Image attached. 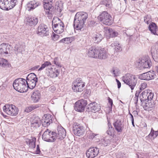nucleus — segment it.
I'll use <instances>...</instances> for the list:
<instances>
[{"label":"nucleus","instance_id":"obj_4","mask_svg":"<svg viewBox=\"0 0 158 158\" xmlns=\"http://www.w3.org/2000/svg\"><path fill=\"white\" fill-rule=\"evenodd\" d=\"M53 29L56 33L60 34L64 31V26L63 23L58 18H53L52 21Z\"/></svg>","mask_w":158,"mask_h":158},{"label":"nucleus","instance_id":"obj_64","mask_svg":"<svg viewBox=\"0 0 158 158\" xmlns=\"http://www.w3.org/2000/svg\"><path fill=\"white\" fill-rule=\"evenodd\" d=\"M156 71L158 73V66L156 67Z\"/></svg>","mask_w":158,"mask_h":158},{"label":"nucleus","instance_id":"obj_38","mask_svg":"<svg viewBox=\"0 0 158 158\" xmlns=\"http://www.w3.org/2000/svg\"><path fill=\"white\" fill-rule=\"evenodd\" d=\"M36 139L35 138L32 139H27L26 142L27 144H29L30 147L31 148H34L35 147V141Z\"/></svg>","mask_w":158,"mask_h":158},{"label":"nucleus","instance_id":"obj_53","mask_svg":"<svg viewBox=\"0 0 158 158\" xmlns=\"http://www.w3.org/2000/svg\"><path fill=\"white\" fill-rule=\"evenodd\" d=\"M100 136L99 134H96L93 140L96 142H97L100 141Z\"/></svg>","mask_w":158,"mask_h":158},{"label":"nucleus","instance_id":"obj_60","mask_svg":"<svg viewBox=\"0 0 158 158\" xmlns=\"http://www.w3.org/2000/svg\"><path fill=\"white\" fill-rule=\"evenodd\" d=\"M138 97H135L134 98V103L135 104H136L137 103V102L138 100Z\"/></svg>","mask_w":158,"mask_h":158},{"label":"nucleus","instance_id":"obj_18","mask_svg":"<svg viewBox=\"0 0 158 158\" xmlns=\"http://www.w3.org/2000/svg\"><path fill=\"white\" fill-rule=\"evenodd\" d=\"M42 125L44 127H48L52 123V120L50 114H44L41 120Z\"/></svg>","mask_w":158,"mask_h":158},{"label":"nucleus","instance_id":"obj_17","mask_svg":"<svg viewBox=\"0 0 158 158\" xmlns=\"http://www.w3.org/2000/svg\"><path fill=\"white\" fill-rule=\"evenodd\" d=\"M99 150L96 147L90 148L87 151L86 156L88 158H94L98 153Z\"/></svg>","mask_w":158,"mask_h":158},{"label":"nucleus","instance_id":"obj_56","mask_svg":"<svg viewBox=\"0 0 158 158\" xmlns=\"http://www.w3.org/2000/svg\"><path fill=\"white\" fill-rule=\"evenodd\" d=\"M96 134L94 133L90 132L89 134V137L90 138L93 139L95 136Z\"/></svg>","mask_w":158,"mask_h":158},{"label":"nucleus","instance_id":"obj_2","mask_svg":"<svg viewBox=\"0 0 158 158\" xmlns=\"http://www.w3.org/2000/svg\"><path fill=\"white\" fill-rule=\"evenodd\" d=\"M26 80L23 78H18L15 80L13 83V86L15 89L20 93L26 92L27 90L26 85Z\"/></svg>","mask_w":158,"mask_h":158},{"label":"nucleus","instance_id":"obj_45","mask_svg":"<svg viewBox=\"0 0 158 158\" xmlns=\"http://www.w3.org/2000/svg\"><path fill=\"white\" fill-rule=\"evenodd\" d=\"M56 8L57 9L58 11L61 12L63 8V5L61 3H56Z\"/></svg>","mask_w":158,"mask_h":158},{"label":"nucleus","instance_id":"obj_21","mask_svg":"<svg viewBox=\"0 0 158 158\" xmlns=\"http://www.w3.org/2000/svg\"><path fill=\"white\" fill-rule=\"evenodd\" d=\"M151 53L153 55V58L156 62H158V41L152 47Z\"/></svg>","mask_w":158,"mask_h":158},{"label":"nucleus","instance_id":"obj_11","mask_svg":"<svg viewBox=\"0 0 158 158\" xmlns=\"http://www.w3.org/2000/svg\"><path fill=\"white\" fill-rule=\"evenodd\" d=\"M36 33L41 37L47 36L49 35L48 28L44 24H41L37 28Z\"/></svg>","mask_w":158,"mask_h":158},{"label":"nucleus","instance_id":"obj_35","mask_svg":"<svg viewBox=\"0 0 158 158\" xmlns=\"http://www.w3.org/2000/svg\"><path fill=\"white\" fill-rule=\"evenodd\" d=\"M52 0H43L44 7V9H48L52 7Z\"/></svg>","mask_w":158,"mask_h":158},{"label":"nucleus","instance_id":"obj_44","mask_svg":"<svg viewBox=\"0 0 158 158\" xmlns=\"http://www.w3.org/2000/svg\"><path fill=\"white\" fill-rule=\"evenodd\" d=\"M72 40L70 38H65L62 39L60 41L66 44H69L72 42Z\"/></svg>","mask_w":158,"mask_h":158},{"label":"nucleus","instance_id":"obj_3","mask_svg":"<svg viewBox=\"0 0 158 158\" xmlns=\"http://www.w3.org/2000/svg\"><path fill=\"white\" fill-rule=\"evenodd\" d=\"M137 80V77L136 76L130 74H126L123 77L124 82L128 85L132 90L134 89Z\"/></svg>","mask_w":158,"mask_h":158},{"label":"nucleus","instance_id":"obj_26","mask_svg":"<svg viewBox=\"0 0 158 158\" xmlns=\"http://www.w3.org/2000/svg\"><path fill=\"white\" fill-rule=\"evenodd\" d=\"M114 125L115 129L118 132H121L123 128V125L120 119L118 120L115 122L114 123Z\"/></svg>","mask_w":158,"mask_h":158},{"label":"nucleus","instance_id":"obj_8","mask_svg":"<svg viewBox=\"0 0 158 158\" xmlns=\"http://www.w3.org/2000/svg\"><path fill=\"white\" fill-rule=\"evenodd\" d=\"M4 111L7 114L12 116H15L18 113L17 107L12 104H6L3 107Z\"/></svg>","mask_w":158,"mask_h":158},{"label":"nucleus","instance_id":"obj_37","mask_svg":"<svg viewBox=\"0 0 158 158\" xmlns=\"http://www.w3.org/2000/svg\"><path fill=\"white\" fill-rule=\"evenodd\" d=\"M25 46L23 45L17 44L15 47L14 50L18 52H22L25 50Z\"/></svg>","mask_w":158,"mask_h":158},{"label":"nucleus","instance_id":"obj_41","mask_svg":"<svg viewBox=\"0 0 158 158\" xmlns=\"http://www.w3.org/2000/svg\"><path fill=\"white\" fill-rule=\"evenodd\" d=\"M101 3L107 7H110L112 5L111 0H102Z\"/></svg>","mask_w":158,"mask_h":158},{"label":"nucleus","instance_id":"obj_36","mask_svg":"<svg viewBox=\"0 0 158 158\" xmlns=\"http://www.w3.org/2000/svg\"><path fill=\"white\" fill-rule=\"evenodd\" d=\"M110 73L112 74V75L116 77L119 76L120 74L119 69L117 67H113L110 70Z\"/></svg>","mask_w":158,"mask_h":158},{"label":"nucleus","instance_id":"obj_54","mask_svg":"<svg viewBox=\"0 0 158 158\" xmlns=\"http://www.w3.org/2000/svg\"><path fill=\"white\" fill-rule=\"evenodd\" d=\"M59 37L58 35L54 34L53 35L52 39L54 41H56L58 39Z\"/></svg>","mask_w":158,"mask_h":158},{"label":"nucleus","instance_id":"obj_9","mask_svg":"<svg viewBox=\"0 0 158 158\" xmlns=\"http://www.w3.org/2000/svg\"><path fill=\"white\" fill-rule=\"evenodd\" d=\"M55 133L46 129L44 132L42 138L44 140L48 142H53L56 140Z\"/></svg>","mask_w":158,"mask_h":158},{"label":"nucleus","instance_id":"obj_22","mask_svg":"<svg viewBox=\"0 0 158 158\" xmlns=\"http://www.w3.org/2000/svg\"><path fill=\"white\" fill-rule=\"evenodd\" d=\"M104 32H105L106 36L108 38L116 36L118 34L117 32L108 27L104 28Z\"/></svg>","mask_w":158,"mask_h":158},{"label":"nucleus","instance_id":"obj_49","mask_svg":"<svg viewBox=\"0 0 158 158\" xmlns=\"http://www.w3.org/2000/svg\"><path fill=\"white\" fill-rule=\"evenodd\" d=\"M7 62V60L3 59H0V66H2L3 67H5L6 64L5 63Z\"/></svg>","mask_w":158,"mask_h":158},{"label":"nucleus","instance_id":"obj_30","mask_svg":"<svg viewBox=\"0 0 158 158\" xmlns=\"http://www.w3.org/2000/svg\"><path fill=\"white\" fill-rule=\"evenodd\" d=\"M40 94L38 91L34 92L31 96L32 100L34 102H38L40 99Z\"/></svg>","mask_w":158,"mask_h":158},{"label":"nucleus","instance_id":"obj_50","mask_svg":"<svg viewBox=\"0 0 158 158\" xmlns=\"http://www.w3.org/2000/svg\"><path fill=\"white\" fill-rule=\"evenodd\" d=\"M58 58L56 57L55 58L53 63H54L57 66H58L59 67H61V65L60 64V63L58 62Z\"/></svg>","mask_w":158,"mask_h":158},{"label":"nucleus","instance_id":"obj_28","mask_svg":"<svg viewBox=\"0 0 158 158\" xmlns=\"http://www.w3.org/2000/svg\"><path fill=\"white\" fill-rule=\"evenodd\" d=\"M88 108L93 111L95 112L99 111L100 109L101 106L99 104L96 103L95 102H93L89 105Z\"/></svg>","mask_w":158,"mask_h":158},{"label":"nucleus","instance_id":"obj_42","mask_svg":"<svg viewBox=\"0 0 158 158\" xmlns=\"http://www.w3.org/2000/svg\"><path fill=\"white\" fill-rule=\"evenodd\" d=\"M51 65V64L49 61H45L44 63L42 64L41 66L38 69V71H41L44 69L45 67Z\"/></svg>","mask_w":158,"mask_h":158},{"label":"nucleus","instance_id":"obj_7","mask_svg":"<svg viewBox=\"0 0 158 158\" xmlns=\"http://www.w3.org/2000/svg\"><path fill=\"white\" fill-rule=\"evenodd\" d=\"M85 83L80 78H77L73 82L72 89L74 92H81L84 90Z\"/></svg>","mask_w":158,"mask_h":158},{"label":"nucleus","instance_id":"obj_32","mask_svg":"<svg viewBox=\"0 0 158 158\" xmlns=\"http://www.w3.org/2000/svg\"><path fill=\"white\" fill-rule=\"evenodd\" d=\"M148 29L154 35H157L156 33L157 27L155 23H152L149 25Z\"/></svg>","mask_w":158,"mask_h":158},{"label":"nucleus","instance_id":"obj_19","mask_svg":"<svg viewBox=\"0 0 158 158\" xmlns=\"http://www.w3.org/2000/svg\"><path fill=\"white\" fill-rule=\"evenodd\" d=\"M59 70L55 68L48 67L46 69V73L48 76L51 77H56L59 75Z\"/></svg>","mask_w":158,"mask_h":158},{"label":"nucleus","instance_id":"obj_1","mask_svg":"<svg viewBox=\"0 0 158 158\" xmlns=\"http://www.w3.org/2000/svg\"><path fill=\"white\" fill-rule=\"evenodd\" d=\"M88 14L85 12H78L75 16L74 26L77 30H81L84 26V24L88 18Z\"/></svg>","mask_w":158,"mask_h":158},{"label":"nucleus","instance_id":"obj_27","mask_svg":"<svg viewBox=\"0 0 158 158\" xmlns=\"http://www.w3.org/2000/svg\"><path fill=\"white\" fill-rule=\"evenodd\" d=\"M110 46L114 49L115 52H120L122 50V48L120 44L117 41H116L112 43Z\"/></svg>","mask_w":158,"mask_h":158},{"label":"nucleus","instance_id":"obj_5","mask_svg":"<svg viewBox=\"0 0 158 158\" xmlns=\"http://www.w3.org/2000/svg\"><path fill=\"white\" fill-rule=\"evenodd\" d=\"M17 3L16 0H0V8L8 10L13 8Z\"/></svg>","mask_w":158,"mask_h":158},{"label":"nucleus","instance_id":"obj_43","mask_svg":"<svg viewBox=\"0 0 158 158\" xmlns=\"http://www.w3.org/2000/svg\"><path fill=\"white\" fill-rule=\"evenodd\" d=\"M95 47L94 46H93L89 48L88 52V55L89 56L93 57V56H94V52L95 51Z\"/></svg>","mask_w":158,"mask_h":158},{"label":"nucleus","instance_id":"obj_33","mask_svg":"<svg viewBox=\"0 0 158 158\" xmlns=\"http://www.w3.org/2000/svg\"><path fill=\"white\" fill-rule=\"evenodd\" d=\"M103 36L101 33H96L93 36V38L95 42L98 43L100 42L103 39Z\"/></svg>","mask_w":158,"mask_h":158},{"label":"nucleus","instance_id":"obj_15","mask_svg":"<svg viewBox=\"0 0 158 158\" xmlns=\"http://www.w3.org/2000/svg\"><path fill=\"white\" fill-rule=\"evenodd\" d=\"M85 131L84 127L81 125H73V132L76 135L80 136L83 135Z\"/></svg>","mask_w":158,"mask_h":158},{"label":"nucleus","instance_id":"obj_14","mask_svg":"<svg viewBox=\"0 0 158 158\" xmlns=\"http://www.w3.org/2000/svg\"><path fill=\"white\" fill-rule=\"evenodd\" d=\"M142 102L143 108L146 110H151L155 106V103L152 99H147Z\"/></svg>","mask_w":158,"mask_h":158},{"label":"nucleus","instance_id":"obj_55","mask_svg":"<svg viewBox=\"0 0 158 158\" xmlns=\"http://www.w3.org/2000/svg\"><path fill=\"white\" fill-rule=\"evenodd\" d=\"M149 16L148 15L144 17V21L147 24H148L149 23Z\"/></svg>","mask_w":158,"mask_h":158},{"label":"nucleus","instance_id":"obj_57","mask_svg":"<svg viewBox=\"0 0 158 158\" xmlns=\"http://www.w3.org/2000/svg\"><path fill=\"white\" fill-rule=\"evenodd\" d=\"M56 88L54 86H51L49 88V90L52 92H53L56 90Z\"/></svg>","mask_w":158,"mask_h":158},{"label":"nucleus","instance_id":"obj_58","mask_svg":"<svg viewBox=\"0 0 158 158\" xmlns=\"http://www.w3.org/2000/svg\"><path fill=\"white\" fill-rule=\"evenodd\" d=\"M51 8H49L48 9H44L45 10V13L46 15H49L50 14H51L50 9Z\"/></svg>","mask_w":158,"mask_h":158},{"label":"nucleus","instance_id":"obj_16","mask_svg":"<svg viewBox=\"0 0 158 158\" xmlns=\"http://www.w3.org/2000/svg\"><path fill=\"white\" fill-rule=\"evenodd\" d=\"M57 130V132L55 133L56 139H63L66 136V132L65 130L61 126H58Z\"/></svg>","mask_w":158,"mask_h":158},{"label":"nucleus","instance_id":"obj_29","mask_svg":"<svg viewBox=\"0 0 158 158\" xmlns=\"http://www.w3.org/2000/svg\"><path fill=\"white\" fill-rule=\"evenodd\" d=\"M39 3L35 1H30L27 5V8L28 10H31L37 7L39 5Z\"/></svg>","mask_w":158,"mask_h":158},{"label":"nucleus","instance_id":"obj_20","mask_svg":"<svg viewBox=\"0 0 158 158\" xmlns=\"http://www.w3.org/2000/svg\"><path fill=\"white\" fill-rule=\"evenodd\" d=\"M155 77V74L153 72L149 71L143 73L140 75V78L141 80H150L153 79Z\"/></svg>","mask_w":158,"mask_h":158},{"label":"nucleus","instance_id":"obj_47","mask_svg":"<svg viewBox=\"0 0 158 158\" xmlns=\"http://www.w3.org/2000/svg\"><path fill=\"white\" fill-rule=\"evenodd\" d=\"M100 48H97L95 47V49L94 52V56H93V58H98V53L99 52V50Z\"/></svg>","mask_w":158,"mask_h":158},{"label":"nucleus","instance_id":"obj_61","mask_svg":"<svg viewBox=\"0 0 158 158\" xmlns=\"http://www.w3.org/2000/svg\"><path fill=\"white\" fill-rule=\"evenodd\" d=\"M40 67L39 65H37L35 66L34 67L32 68V69L33 70H35L37 69H38Z\"/></svg>","mask_w":158,"mask_h":158},{"label":"nucleus","instance_id":"obj_62","mask_svg":"<svg viewBox=\"0 0 158 158\" xmlns=\"http://www.w3.org/2000/svg\"><path fill=\"white\" fill-rule=\"evenodd\" d=\"M130 115H131L130 119H131V121H134V118H133V115L131 114H130Z\"/></svg>","mask_w":158,"mask_h":158},{"label":"nucleus","instance_id":"obj_31","mask_svg":"<svg viewBox=\"0 0 158 158\" xmlns=\"http://www.w3.org/2000/svg\"><path fill=\"white\" fill-rule=\"evenodd\" d=\"M41 122L40 119L38 117H36L31 122V127L35 128L39 127L41 124Z\"/></svg>","mask_w":158,"mask_h":158},{"label":"nucleus","instance_id":"obj_52","mask_svg":"<svg viewBox=\"0 0 158 158\" xmlns=\"http://www.w3.org/2000/svg\"><path fill=\"white\" fill-rule=\"evenodd\" d=\"M108 102L109 104L110 105V106L109 107V108L110 109V111H111L112 110V105L113 104V101L110 98H108Z\"/></svg>","mask_w":158,"mask_h":158},{"label":"nucleus","instance_id":"obj_24","mask_svg":"<svg viewBox=\"0 0 158 158\" xmlns=\"http://www.w3.org/2000/svg\"><path fill=\"white\" fill-rule=\"evenodd\" d=\"M109 54L107 51L104 48H100L98 58L105 59L108 57Z\"/></svg>","mask_w":158,"mask_h":158},{"label":"nucleus","instance_id":"obj_48","mask_svg":"<svg viewBox=\"0 0 158 158\" xmlns=\"http://www.w3.org/2000/svg\"><path fill=\"white\" fill-rule=\"evenodd\" d=\"M36 108V107L35 106H28L26 108L25 110V111L28 113L31 111L32 110Z\"/></svg>","mask_w":158,"mask_h":158},{"label":"nucleus","instance_id":"obj_12","mask_svg":"<svg viewBox=\"0 0 158 158\" xmlns=\"http://www.w3.org/2000/svg\"><path fill=\"white\" fill-rule=\"evenodd\" d=\"M87 104L86 100L81 99L77 101L75 104L74 109L77 111L81 112L84 110L85 107Z\"/></svg>","mask_w":158,"mask_h":158},{"label":"nucleus","instance_id":"obj_23","mask_svg":"<svg viewBox=\"0 0 158 158\" xmlns=\"http://www.w3.org/2000/svg\"><path fill=\"white\" fill-rule=\"evenodd\" d=\"M10 46L6 43H3L0 44V54H8Z\"/></svg>","mask_w":158,"mask_h":158},{"label":"nucleus","instance_id":"obj_63","mask_svg":"<svg viewBox=\"0 0 158 158\" xmlns=\"http://www.w3.org/2000/svg\"><path fill=\"white\" fill-rule=\"evenodd\" d=\"M139 94L138 93H136L135 94V97H136L139 98Z\"/></svg>","mask_w":158,"mask_h":158},{"label":"nucleus","instance_id":"obj_10","mask_svg":"<svg viewBox=\"0 0 158 158\" xmlns=\"http://www.w3.org/2000/svg\"><path fill=\"white\" fill-rule=\"evenodd\" d=\"M138 66L141 69L148 68L151 66L152 63L148 57H143L137 62Z\"/></svg>","mask_w":158,"mask_h":158},{"label":"nucleus","instance_id":"obj_6","mask_svg":"<svg viewBox=\"0 0 158 158\" xmlns=\"http://www.w3.org/2000/svg\"><path fill=\"white\" fill-rule=\"evenodd\" d=\"M98 19L103 24L110 25L113 23L112 17L106 11H103L98 16Z\"/></svg>","mask_w":158,"mask_h":158},{"label":"nucleus","instance_id":"obj_51","mask_svg":"<svg viewBox=\"0 0 158 158\" xmlns=\"http://www.w3.org/2000/svg\"><path fill=\"white\" fill-rule=\"evenodd\" d=\"M147 87V84L145 82H144L141 84L140 89V90H143L146 88Z\"/></svg>","mask_w":158,"mask_h":158},{"label":"nucleus","instance_id":"obj_34","mask_svg":"<svg viewBox=\"0 0 158 158\" xmlns=\"http://www.w3.org/2000/svg\"><path fill=\"white\" fill-rule=\"evenodd\" d=\"M26 85L27 87V89L29 88L31 89H32L35 87L36 83L37 81H31L26 80Z\"/></svg>","mask_w":158,"mask_h":158},{"label":"nucleus","instance_id":"obj_13","mask_svg":"<svg viewBox=\"0 0 158 158\" xmlns=\"http://www.w3.org/2000/svg\"><path fill=\"white\" fill-rule=\"evenodd\" d=\"M153 94L149 89H146L143 92L140 94L139 98L141 102L149 99H152Z\"/></svg>","mask_w":158,"mask_h":158},{"label":"nucleus","instance_id":"obj_25","mask_svg":"<svg viewBox=\"0 0 158 158\" xmlns=\"http://www.w3.org/2000/svg\"><path fill=\"white\" fill-rule=\"evenodd\" d=\"M26 24L30 26L36 25L38 23L37 18L34 17H28L26 18Z\"/></svg>","mask_w":158,"mask_h":158},{"label":"nucleus","instance_id":"obj_46","mask_svg":"<svg viewBox=\"0 0 158 158\" xmlns=\"http://www.w3.org/2000/svg\"><path fill=\"white\" fill-rule=\"evenodd\" d=\"M110 143V141L109 139L106 138L102 139L101 140V144L104 146H106Z\"/></svg>","mask_w":158,"mask_h":158},{"label":"nucleus","instance_id":"obj_40","mask_svg":"<svg viewBox=\"0 0 158 158\" xmlns=\"http://www.w3.org/2000/svg\"><path fill=\"white\" fill-rule=\"evenodd\" d=\"M108 128L106 131V133L109 135L113 137L114 135V130L111 125L109 124H108Z\"/></svg>","mask_w":158,"mask_h":158},{"label":"nucleus","instance_id":"obj_39","mask_svg":"<svg viewBox=\"0 0 158 158\" xmlns=\"http://www.w3.org/2000/svg\"><path fill=\"white\" fill-rule=\"evenodd\" d=\"M27 80L37 81V78L35 73H31L27 77Z\"/></svg>","mask_w":158,"mask_h":158},{"label":"nucleus","instance_id":"obj_59","mask_svg":"<svg viewBox=\"0 0 158 158\" xmlns=\"http://www.w3.org/2000/svg\"><path fill=\"white\" fill-rule=\"evenodd\" d=\"M116 81L117 83L118 88H119L121 87V83L117 79H116Z\"/></svg>","mask_w":158,"mask_h":158}]
</instances>
